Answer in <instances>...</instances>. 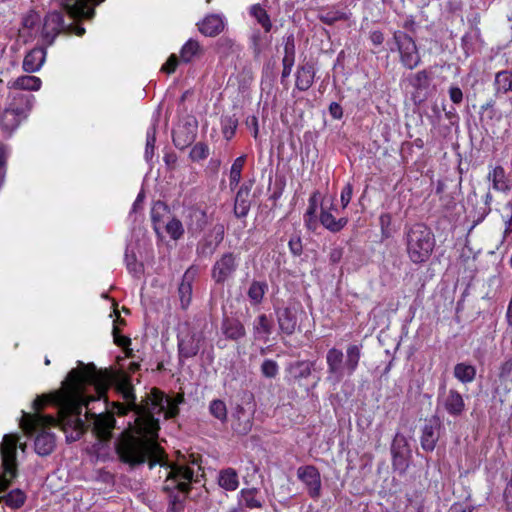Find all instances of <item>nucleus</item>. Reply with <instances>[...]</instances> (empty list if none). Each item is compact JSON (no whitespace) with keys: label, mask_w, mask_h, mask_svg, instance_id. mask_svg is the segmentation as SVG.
<instances>
[{"label":"nucleus","mask_w":512,"mask_h":512,"mask_svg":"<svg viewBox=\"0 0 512 512\" xmlns=\"http://www.w3.org/2000/svg\"><path fill=\"white\" fill-rule=\"evenodd\" d=\"M258 495L259 490L257 488H243L238 496L239 508L241 510L243 508L250 510L262 508L263 500Z\"/></svg>","instance_id":"nucleus-26"},{"label":"nucleus","mask_w":512,"mask_h":512,"mask_svg":"<svg viewBox=\"0 0 512 512\" xmlns=\"http://www.w3.org/2000/svg\"><path fill=\"white\" fill-rule=\"evenodd\" d=\"M67 25L63 20V13L61 11L49 12L45 18L41 30V37L45 45L53 44L56 36L62 32L65 33Z\"/></svg>","instance_id":"nucleus-12"},{"label":"nucleus","mask_w":512,"mask_h":512,"mask_svg":"<svg viewBox=\"0 0 512 512\" xmlns=\"http://www.w3.org/2000/svg\"><path fill=\"white\" fill-rule=\"evenodd\" d=\"M493 88L496 97L512 93V68L503 69L495 73Z\"/></svg>","instance_id":"nucleus-24"},{"label":"nucleus","mask_w":512,"mask_h":512,"mask_svg":"<svg viewBox=\"0 0 512 512\" xmlns=\"http://www.w3.org/2000/svg\"><path fill=\"white\" fill-rule=\"evenodd\" d=\"M454 376L462 383L472 382L476 376V368L470 364L458 363L454 367Z\"/></svg>","instance_id":"nucleus-40"},{"label":"nucleus","mask_w":512,"mask_h":512,"mask_svg":"<svg viewBox=\"0 0 512 512\" xmlns=\"http://www.w3.org/2000/svg\"><path fill=\"white\" fill-rule=\"evenodd\" d=\"M239 253L224 252L214 262L211 268V278L217 285H224L234 278L239 267Z\"/></svg>","instance_id":"nucleus-8"},{"label":"nucleus","mask_w":512,"mask_h":512,"mask_svg":"<svg viewBox=\"0 0 512 512\" xmlns=\"http://www.w3.org/2000/svg\"><path fill=\"white\" fill-rule=\"evenodd\" d=\"M82 369H72L62 388L53 396H39L33 401L37 413L24 414L21 423L26 433L36 432L40 428L60 426L64 432L72 430L67 438L77 440L83 432L92 428V431L101 440L111 437L115 425L112 415L106 413H92L88 408L90 401L95 397H87L85 387L94 386L97 399L103 397L109 387L110 378L107 372L98 371L94 364L84 365Z\"/></svg>","instance_id":"nucleus-1"},{"label":"nucleus","mask_w":512,"mask_h":512,"mask_svg":"<svg viewBox=\"0 0 512 512\" xmlns=\"http://www.w3.org/2000/svg\"><path fill=\"white\" fill-rule=\"evenodd\" d=\"M261 372L267 378H274L278 374V364L276 361L266 359L261 365Z\"/></svg>","instance_id":"nucleus-52"},{"label":"nucleus","mask_w":512,"mask_h":512,"mask_svg":"<svg viewBox=\"0 0 512 512\" xmlns=\"http://www.w3.org/2000/svg\"><path fill=\"white\" fill-rule=\"evenodd\" d=\"M122 394L128 409L135 414L133 430L136 435L125 434L117 440L115 449L119 459L130 467L145 462H148L150 469L164 465L165 452L157 443L160 425L155 415L164 412L166 419L175 418L179 414V406L157 388L146 394L139 404L130 384L122 386Z\"/></svg>","instance_id":"nucleus-2"},{"label":"nucleus","mask_w":512,"mask_h":512,"mask_svg":"<svg viewBox=\"0 0 512 512\" xmlns=\"http://www.w3.org/2000/svg\"><path fill=\"white\" fill-rule=\"evenodd\" d=\"M208 155H209V147L207 144H205L203 142L196 143L192 147L190 154H189L192 161L204 160L208 157Z\"/></svg>","instance_id":"nucleus-50"},{"label":"nucleus","mask_w":512,"mask_h":512,"mask_svg":"<svg viewBox=\"0 0 512 512\" xmlns=\"http://www.w3.org/2000/svg\"><path fill=\"white\" fill-rule=\"evenodd\" d=\"M314 362L311 361H295L287 367L289 375L296 381L306 379L311 375Z\"/></svg>","instance_id":"nucleus-31"},{"label":"nucleus","mask_w":512,"mask_h":512,"mask_svg":"<svg viewBox=\"0 0 512 512\" xmlns=\"http://www.w3.org/2000/svg\"><path fill=\"white\" fill-rule=\"evenodd\" d=\"M268 289V285L264 281H252L249 286L247 295L252 305H259Z\"/></svg>","instance_id":"nucleus-37"},{"label":"nucleus","mask_w":512,"mask_h":512,"mask_svg":"<svg viewBox=\"0 0 512 512\" xmlns=\"http://www.w3.org/2000/svg\"><path fill=\"white\" fill-rule=\"evenodd\" d=\"M250 14L257 22L262 26L266 33H269L272 29V22L267 11L259 4H255L250 8Z\"/></svg>","instance_id":"nucleus-42"},{"label":"nucleus","mask_w":512,"mask_h":512,"mask_svg":"<svg viewBox=\"0 0 512 512\" xmlns=\"http://www.w3.org/2000/svg\"><path fill=\"white\" fill-rule=\"evenodd\" d=\"M297 477L302 481L311 498L317 499L321 495V475L314 465L300 466L297 469Z\"/></svg>","instance_id":"nucleus-15"},{"label":"nucleus","mask_w":512,"mask_h":512,"mask_svg":"<svg viewBox=\"0 0 512 512\" xmlns=\"http://www.w3.org/2000/svg\"><path fill=\"white\" fill-rule=\"evenodd\" d=\"M113 338H114V343L117 345V346H120V347H127L128 345H130L131 343V340L129 337H126V336H123L120 334L119 332V328L117 327V325H114L113 326Z\"/></svg>","instance_id":"nucleus-57"},{"label":"nucleus","mask_w":512,"mask_h":512,"mask_svg":"<svg viewBox=\"0 0 512 512\" xmlns=\"http://www.w3.org/2000/svg\"><path fill=\"white\" fill-rule=\"evenodd\" d=\"M218 484L226 491H235L239 486L238 473L233 468H226L219 472Z\"/></svg>","instance_id":"nucleus-33"},{"label":"nucleus","mask_w":512,"mask_h":512,"mask_svg":"<svg viewBox=\"0 0 512 512\" xmlns=\"http://www.w3.org/2000/svg\"><path fill=\"white\" fill-rule=\"evenodd\" d=\"M352 193H353V186H352V184L347 183L344 186V188L342 189L341 195H340L341 204H342L343 209L346 208L347 205L349 204V202L352 198Z\"/></svg>","instance_id":"nucleus-58"},{"label":"nucleus","mask_w":512,"mask_h":512,"mask_svg":"<svg viewBox=\"0 0 512 512\" xmlns=\"http://www.w3.org/2000/svg\"><path fill=\"white\" fill-rule=\"evenodd\" d=\"M317 209H307L306 213L304 214V223L308 230L314 231L317 228L318 222H317V216H316Z\"/></svg>","instance_id":"nucleus-55"},{"label":"nucleus","mask_w":512,"mask_h":512,"mask_svg":"<svg viewBox=\"0 0 512 512\" xmlns=\"http://www.w3.org/2000/svg\"><path fill=\"white\" fill-rule=\"evenodd\" d=\"M177 65H178V59H177L176 55L172 54L168 58L166 63L162 66L161 70L168 74H171L176 70Z\"/></svg>","instance_id":"nucleus-60"},{"label":"nucleus","mask_w":512,"mask_h":512,"mask_svg":"<svg viewBox=\"0 0 512 512\" xmlns=\"http://www.w3.org/2000/svg\"><path fill=\"white\" fill-rule=\"evenodd\" d=\"M46 57V50L43 47H36L30 50L23 60V69L28 72H36L43 65Z\"/></svg>","instance_id":"nucleus-27"},{"label":"nucleus","mask_w":512,"mask_h":512,"mask_svg":"<svg viewBox=\"0 0 512 512\" xmlns=\"http://www.w3.org/2000/svg\"><path fill=\"white\" fill-rule=\"evenodd\" d=\"M403 241L406 245L407 255L414 264L427 262L436 243L433 232L424 223H415L405 227Z\"/></svg>","instance_id":"nucleus-4"},{"label":"nucleus","mask_w":512,"mask_h":512,"mask_svg":"<svg viewBox=\"0 0 512 512\" xmlns=\"http://www.w3.org/2000/svg\"><path fill=\"white\" fill-rule=\"evenodd\" d=\"M156 142V125L153 124L146 134V147H145V158L150 160L154 155V148Z\"/></svg>","instance_id":"nucleus-48"},{"label":"nucleus","mask_w":512,"mask_h":512,"mask_svg":"<svg viewBox=\"0 0 512 512\" xmlns=\"http://www.w3.org/2000/svg\"><path fill=\"white\" fill-rule=\"evenodd\" d=\"M499 378L502 381L512 380V357L506 359L500 365Z\"/></svg>","instance_id":"nucleus-54"},{"label":"nucleus","mask_w":512,"mask_h":512,"mask_svg":"<svg viewBox=\"0 0 512 512\" xmlns=\"http://www.w3.org/2000/svg\"><path fill=\"white\" fill-rule=\"evenodd\" d=\"M252 184L243 183L235 196L234 215L237 218H244L248 215L251 207L250 193Z\"/></svg>","instance_id":"nucleus-19"},{"label":"nucleus","mask_w":512,"mask_h":512,"mask_svg":"<svg viewBox=\"0 0 512 512\" xmlns=\"http://www.w3.org/2000/svg\"><path fill=\"white\" fill-rule=\"evenodd\" d=\"M449 97L454 104H460L463 100V92L458 86H451L449 88Z\"/></svg>","instance_id":"nucleus-59"},{"label":"nucleus","mask_w":512,"mask_h":512,"mask_svg":"<svg viewBox=\"0 0 512 512\" xmlns=\"http://www.w3.org/2000/svg\"><path fill=\"white\" fill-rule=\"evenodd\" d=\"M369 39L373 45L380 46L384 42V34L380 30H375L370 33Z\"/></svg>","instance_id":"nucleus-63"},{"label":"nucleus","mask_w":512,"mask_h":512,"mask_svg":"<svg viewBox=\"0 0 512 512\" xmlns=\"http://www.w3.org/2000/svg\"><path fill=\"white\" fill-rule=\"evenodd\" d=\"M3 500L7 506L18 509L24 505L26 496L21 490L16 489L9 492L6 496H0V503Z\"/></svg>","instance_id":"nucleus-46"},{"label":"nucleus","mask_w":512,"mask_h":512,"mask_svg":"<svg viewBox=\"0 0 512 512\" xmlns=\"http://www.w3.org/2000/svg\"><path fill=\"white\" fill-rule=\"evenodd\" d=\"M288 246H289L290 252L294 256H300L303 252L302 240H301V237L297 234L293 235L290 238V240L288 242Z\"/></svg>","instance_id":"nucleus-56"},{"label":"nucleus","mask_w":512,"mask_h":512,"mask_svg":"<svg viewBox=\"0 0 512 512\" xmlns=\"http://www.w3.org/2000/svg\"><path fill=\"white\" fill-rule=\"evenodd\" d=\"M279 329L286 335H292L297 328V317L295 312L286 307L276 311Z\"/></svg>","instance_id":"nucleus-25"},{"label":"nucleus","mask_w":512,"mask_h":512,"mask_svg":"<svg viewBox=\"0 0 512 512\" xmlns=\"http://www.w3.org/2000/svg\"><path fill=\"white\" fill-rule=\"evenodd\" d=\"M443 405L447 413L454 417L460 416L465 410L462 395L454 389L449 390L447 396L444 398Z\"/></svg>","instance_id":"nucleus-28"},{"label":"nucleus","mask_w":512,"mask_h":512,"mask_svg":"<svg viewBox=\"0 0 512 512\" xmlns=\"http://www.w3.org/2000/svg\"><path fill=\"white\" fill-rule=\"evenodd\" d=\"M283 57L282 63L295 64L296 59V43L293 33H290L283 37Z\"/></svg>","instance_id":"nucleus-36"},{"label":"nucleus","mask_w":512,"mask_h":512,"mask_svg":"<svg viewBox=\"0 0 512 512\" xmlns=\"http://www.w3.org/2000/svg\"><path fill=\"white\" fill-rule=\"evenodd\" d=\"M204 337L202 333L190 329L188 325L178 334V355L179 359L192 358L197 355Z\"/></svg>","instance_id":"nucleus-10"},{"label":"nucleus","mask_w":512,"mask_h":512,"mask_svg":"<svg viewBox=\"0 0 512 512\" xmlns=\"http://www.w3.org/2000/svg\"><path fill=\"white\" fill-rule=\"evenodd\" d=\"M492 182V188L496 191L507 192L510 190L509 182L505 170L502 166L494 167L487 176Z\"/></svg>","instance_id":"nucleus-32"},{"label":"nucleus","mask_w":512,"mask_h":512,"mask_svg":"<svg viewBox=\"0 0 512 512\" xmlns=\"http://www.w3.org/2000/svg\"><path fill=\"white\" fill-rule=\"evenodd\" d=\"M167 475L163 483V492L168 498L167 512H184L185 500L191 490L194 481V470L180 464H170L166 454L163 456Z\"/></svg>","instance_id":"nucleus-3"},{"label":"nucleus","mask_w":512,"mask_h":512,"mask_svg":"<svg viewBox=\"0 0 512 512\" xmlns=\"http://www.w3.org/2000/svg\"><path fill=\"white\" fill-rule=\"evenodd\" d=\"M493 200V196L491 192H487L484 197V203L479 208H475L473 211V225L471 229H473L476 225L482 222L486 216L491 212V203Z\"/></svg>","instance_id":"nucleus-39"},{"label":"nucleus","mask_w":512,"mask_h":512,"mask_svg":"<svg viewBox=\"0 0 512 512\" xmlns=\"http://www.w3.org/2000/svg\"><path fill=\"white\" fill-rule=\"evenodd\" d=\"M250 48L255 58H258L266 47L264 36L259 29H254L249 37Z\"/></svg>","instance_id":"nucleus-45"},{"label":"nucleus","mask_w":512,"mask_h":512,"mask_svg":"<svg viewBox=\"0 0 512 512\" xmlns=\"http://www.w3.org/2000/svg\"><path fill=\"white\" fill-rule=\"evenodd\" d=\"M379 223L381 227V237L382 239H388L392 236V229H391V223H392V216L389 213L381 214L379 217Z\"/></svg>","instance_id":"nucleus-51"},{"label":"nucleus","mask_w":512,"mask_h":512,"mask_svg":"<svg viewBox=\"0 0 512 512\" xmlns=\"http://www.w3.org/2000/svg\"><path fill=\"white\" fill-rule=\"evenodd\" d=\"M72 19H92L94 7L102 0H54Z\"/></svg>","instance_id":"nucleus-11"},{"label":"nucleus","mask_w":512,"mask_h":512,"mask_svg":"<svg viewBox=\"0 0 512 512\" xmlns=\"http://www.w3.org/2000/svg\"><path fill=\"white\" fill-rule=\"evenodd\" d=\"M39 23L40 15L35 11H30L22 19V34H27L29 37L35 36L39 29Z\"/></svg>","instance_id":"nucleus-35"},{"label":"nucleus","mask_w":512,"mask_h":512,"mask_svg":"<svg viewBox=\"0 0 512 512\" xmlns=\"http://www.w3.org/2000/svg\"><path fill=\"white\" fill-rule=\"evenodd\" d=\"M362 344H350L344 355L342 350L335 347L329 349L326 354L327 379L339 383L345 376H352L358 368L362 356Z\"/></svg>","instance_id":"nucleus-5"},{"label":"nucleus","mask_w":512,"mask_h":512,"mask_svg":"<svg viewBox=\"0 0 512 512\" xmlns=\"http://www.w3.org/2000/svg\"><path fill=\"white\" fill-rule=\"evenodd\" d=\"M195 140V134L191 131H188L187 128L182 127L173 133V143L174 145L183 150L189 145H191Z\"/></svg>","instance_id":"nucleus-38"},{"label":"nucleus","mask_w":512,"mask_h":512,"mask_svg":"<svg viewBox=\"0 0 512 512\" xmlns=\"http://www.w3.org/2000/svg\"><path fill=\"white\" fill-rule=\"evenodd\" d=\"M254 407L237 404L231 414V428L238 435H247L253 426Z\"/></svg>","instance_id":"nucleus-13"},{"label":"nucleus","mask_w":512,"mask_h":512,"mask_svg":"<svg viewBox=\"0 0 512 512\" xmlns=\"http://www.w3.org/2000/svg\"><path fill=\"white\" fill-rule=\"evenodd\" d=\"M316 70L310 61H304L297 66L295 72V88L299 91H307L314 83Z\"/></svg>","instance_id":"nucleus-16"},{"label":"nucleus","mask_w":512,"mask_h":512,"mask_svg":"<svg viewBox=\"0 0 512 512\" xmlns=\"http://www.w3.org/2000/svg\"><path fill=\"white\" fill-rule=\"evenodd\" d=\"M406 81L417 91L426 90L430 86L431 73L425 69L411 73L406 77Z\"/></svg>","instance_id":"nucleus-34"},{"label":"nucleus","mask_w":512,"mask_h":512,"mask_svg":"<svg viewBox=\"0 0 512 512\" xmlns=\"http://www.w3.org/2000/svg\"><path fill=\"white\" fill-rule=\"evenodd\" d=\"M223 239L224 226L222 224H216L211 231L197 243V255L204 258L211 257Z\"/></svg>","instance_id":"nucleus-14"},{"label":"nucleus","mask_w":512,"mask_h":512,"mask_svg":"<svg viewBox=\"0 0 512 512\" xmlns=\"http://www.w3.org/2000/svg\"><path fill=\"white\" fill-rule=\"evenodd\" d=\"M237 125L238 121L233 117H227L224 119L222 132L227 140L231 139L234 136Z\"/></svg>","instance_id":"nucleus-53"},{"label":"nucleus","mask_w":512,"mask_h":512,"mask_svg":"<svg viewBox=\"0 0 512 512\" xmlns=\"http://www.w3.org/2000/svg\"><path fill=\"white\" fill-rule=\"evenodd\" d=\"M393 40L400 55L401 64L409 70L416 68L421 57L414 39L404 31H395Z\"/></svg>","instance_id":"nucleus-9"},{"label":"nucleus","mask_w":512,"mask_h":512,"mask_svg":"<svg viewBox=\"0 0 512 512\" xmlns=\"http://www.w3.org/2000/svg\"><path fill=\"white\" fill-rule=\"evenodd\" d=\"M439 421L437 418L430 419L422 428L420 437L421 447L426 452H432L439 439Z\"/></svg>","instance_id":"nucleus-18"},{"label":"nucleus","mask_w":512,"mask_h":512,"mask_svg":"<svg viewBox=\"0 0 512 512\" xmlns=\"http://www.w3.org/2000/svg\"><path fill=\"white\" fill-rule=\"evenodd\" d=\"M195 278V270L189 268L182 277V281L178 287V295L180 306L186 310L192 301V284Z\"/></svg>","instance_id":"nucleus-22"},{"label":"nucleus","mask_w":512,"mask_h":512,"mask_svg":"<svg viewBox=\"0 0 512 512\" xmlns=\"http://www.w3.org/2000/svg\"><path fill=\"white\" fill-rule=\"evenodd\" d=\"M19 437L14 434H6L0 444L1 469L0 493L7 490L17 477V443Z\"/></svg>","instance_id":"nucleus-7"},{"label":"nucleus","mask_w":512,"mask_h":512,"mask_svg":"<svg viewBox=\"0 0 512 512\" xmlns=\"http://www.w3.org/2000/svg\"><path fill=\"white\" fill-rule=\"evenodd\" d=\"M221 332L226 339L238 341L245 337L246 329L243 323L234 317H224L221 323Z\"/></svg>","instance_id":"nucleus-20"},{"label":"nucleus","mask_w":512,"mask_h":512,"mask_svg":"<svg viewBox=\"0 0 512 512\" xmlns=\"http://www.w3.org/2000/svg\"><path fill=\"white\" fill-rule=\"evenodd\" d=\"M332 210H337L333 204H331L329 208L322 206L319 221L327 230L337 233L347 225L348 218L341 217L336 219Z\"/></svg>","instance_id":"nucleus-21"},{"label":"nucleus","mask_w":512,"mask_h":512,"mask_svg":"<svg viewBox=\"0 0 512 512\" xmlns=\"http://www.w3.org/2000/svg\"><path fill=\"white\" fill-rule=\"evenodd\" d=\"M351 13L347 12L340 4L321 7L318 10L317 18L326 25H334L340 21H347Z\"/></svg>","instance_id":"nucleus-17"},{"label":"nucleus","mask_w":512,"mask_h":512,"mask_svg":"<svg viewBox=\"0 0 512 512\" xmlns=\"http://www.w3.org/2000/svg\"><path fill=\"white\" fill-rule=\"evenodd\" d=\"M209 412L210 414L221 421L222 423H225L227 420V407L224 401L220 399H214L209 404Z\"/></svg>","instance_id":"nucleus-47"},{"label":"nucleus","mask_w":512,"mask_h":512,"mask_svg":"<svg viewBox=\"0 0 512 512\" xmlns=\"http://www.w3.org/2000/svg\"><path fill=\"white\" fill-rule=\"evenodd\" d=\"M505 209L509 211V215L505 220V234L512 232V199L505 205Z\"/></svg>","instance_id":"nucleus-62"},{"label":"nucleus","mask_w":512,"mask_h":512,"mask_svg":"<svg viewBox=\"0 0 512 512\" xmlns=\"http://www.w3.org/2000/svg\"><path fill=\"white\" fill-rule=\"evenodd\" d=\"M41 86L40 78L31 75L18 77L12 84V87L19 90H38Z\"/></svg>","instance_id":"nucleus-43"},{"label":"nucleus","mask_w":512,"mask_h":512,"mask_svg":"<svg viewBox=\"0 0 512 512\" xmlns=\"http://www.w3.org/2000/svg\"><path fill=\"white\" fill-rule=\"evenodd\" d=\"M329 112H330V115L334 119H337V120L341 119L343 116V109H342L341 105L338 104L337 102H332L329 105Z\"/></svg>","instance_id":"nucleus-61"},{"label":"nucleus","mask_w":512,"mask_h":512,"mask_svg":"<svg viewBox=\"0 0 512 512\" xmlns=\"http://www.w3.org/2000/svg\"><path fill=\"white\" fill-rule=\"evenodd\" d=\"M200 53V45L198 41L189 39L180 51L181 61L189 63L195 56Z\"/></svg>","instance_id":"nucleus-44"},{"label":"nucleus","mask_w":512,"mask_h":512,"mask_svg":"<svg viewBox=\"0 0 512 512\" xmlns=\"http://www.w3.org/2000/svg\"><path fill=\"white\" fill-rule=\"evenodd\" d=\"M342 256H343L342 248H333L329 254V260L331 263L335 264L341 260Z\"/></svg>","instance_id":"nucleus-64"},{"label":"nucleus","mask_w":512,"mask_h":512,"mask_svg":"<svg viewBox=\"0 0 512 512\" xmlns=\"http://www.w3.org/2000/svg\"><path fill=\"white\" fill-rule=\"evenodd\" d=\"M34 97L29 94L17 92L12 97V102L0 114V130L7 136L18 127L21 120L26 118L33 106Z\"/></svg>","instance_id":"nucleus-6"},{"label":"nucleus","mask_w":512,"mask_h":512,"mask_svg":"<svg viewBox=\"0 0 512 512\" xmlns=\"http://www.w3.org/2000/svg\"><path fill=\"white\" fill-rule=\"evenodd\" d=\"M272 330L273 323L266 314H260L253 322L255 339L267 340Z\"/></svg>","instance_id":"nucleus-30"},{"label":"nucleus","mask_w":512,"mask_h":512,"mask_svg":"<svg viewBox=\"0 0 512 512\" xmlns=\"http://www.w3.org/2000/svg\"><path fill=\"white\" fill-rule=\"evenodd\" d=\"M199 31L208 37H215L224 30L223 18L218 14H210L206 16L198 24Z\"/></svg>","instance_id":"nucleus-23"},{"label":"nucleus","mask_w":512,"mask_h":512,"mask_svg":"<svg viewBox=\"0 0 512 512\" xmlns=\"http://www.w3.org/2000/svg\"><path fill=\"white\" fill-rule=\"evenodd\" d=\"M245 161H246L245 155L239 156L234 160V162L231 166L230 175H229V186H230L231 190L235 189L241 180V174H242V170H243Z\"/></svg>","instance_id":"nucleus-41"},{"label":"nucleus","mask_w":512,"mask_h":512,"mask_svg":"<svg viewBox=\"0 0 512 512\" xmlns=\"http://www.w3.org/2000/svg\"><path fill=\"white\" fill-rule=\"evenodd\" d=\"M35 452L40 456L50 455L56 446L55 436L53 433L41 431L34 441Z\"/></svg>","instance_id":"nucleus-29"},{"label":"nucleus","mask_w":512,"mask_h":512,"mask_svg":"<svg viewBox=\"0 0 512 512\" xmlns=\"http://www.w3.org/2000/svg\"><path fill=\"white\" fill-rule=\"evenodd\" d=\"M166 232L169 234V236L172 239H174V240L180 239L184 234V228H183L181 221L176 218H172L166 224Z\"/></svg>","instance_id":"nucleus-49"}]
</instances>
